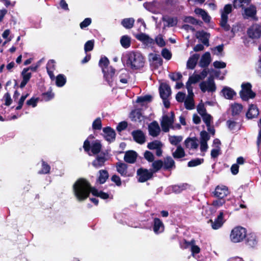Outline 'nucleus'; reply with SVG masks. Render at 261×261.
Returning <instances> with one entry per match:
<instances>
[{"instance_id": "obj_14", "label": "nucleus", "mask_w": 261, "mask_h": 261, "mask_svg": "<svg viewBox=\"0 0 261 261\" xmlns=\"http://www.w3.org/2000/svg\"><path fill=\"white\" fill-rule=\"evenodd\" d=\"M247 34L251 38L256 39L259 38L261 36V26L257 24L252 25L248 29Z\"/></svg>"}, {"instance_id": "obj_60", "label": "nucleus", "mask_w": 261, "mask_h": 261, "mask_svg": "<svg viewBox=\"0 0 261 261\" xmlns=\"http://www.w3.org/2000/svg\"><path fill=\"white\" fill-rule=\"evenodd\" d=\"M92 127L94 129L100 130L101 128V121L100 118H96L93 122Z\"/></svg>"}, {"instance_id": "obj_11", "label": "nucleus", "mask_w": 261, "mask_h": 261, "mask_svg": "<svg viewBox=\"0 0 261 261\" xmlns=\"http://www.w3.org/2000/svg\"><path fill=\"white\" fill-rule=\"evenodd\" d=\"M210 136L208 134L205 130L202 131L200 135V149L202 152L206 151L208 148L207 141L210 140ZM204 155V153L202 155Z\"/></svg>"}, {"instance_id": "obj_16", "label": "nucleus", "mask_w": 261, "mask_h": 261, "mask_svg": "<svg viewBox=\"0 0 261 261\" xmlns=\"http://www.w3.org/2000/svg\"><path fill=\"white\" fill-rule=\"evenodd\" d=\"M148 132L149 134L153 137H156L159 135L161 128L156 121H154L148 125Z\"/></svg>"}, {"instance_id": "obj_20", "label": "nucleus", "mask_w": 261, "mask_h": 261, "mask_svg": "<svg viewBox=\"0 0 261 261\" xmlns=\"http://www.w3.org/2000/svg\"><path fill=\"white\" fill-rule=\"evenodd\" d=\"M107 160V158L106 154L105 153H100L96 156L92 164L94 167L99 168L104 165Z\"/></svg>"}, {"instance_id": "obj_18", "label": "nucleus", "mask_w": 261, "mask_h": 261, "mask_svg": "<svg viewBox=\"0 0 261 261\" xmlns=\"http://www.w3.org/2000/svg\"><path fill=\"white\" fill-rule=\"evenodd\" d=\"M132 135L134 140L138 143L143 144L145 142V135L142 130H134L132 132Z\"/></svg>"}, {"instance_id": "obj_64", "label": "nucleus", "mask_w": 261, "mask_h": 261, "mask_svg": "<svg viewBox=\"0 0 261 261\" xmlns=\"http://www.w3.org/2000/svg\"><path fill=\"white\" fill-rule=\"evenodd\" d=\"M226 124L228 128L230 130L234 131L236 129V127L237 126V123L236 122L229 120L227 121Z\"/></svg>"}, {"instance_id": "obj_51", "label": "nucleus", "mask_w": 261, "mask_h": 261, "mask_svg": "<svg viewBox=\"0 0 261 261\" xmlns=\"http://www.w3.org/2000/svg\"><path fill=\"white\" fill-rule=\"evenodd\" d=\"M152 64L155 67L158 68L159 66H162L163 64V61L160 55H154L152 58Z\"/></svg>"}, {"instance_id": "obj_43", "label": "nucleus", "mask_w": 261, "mask_h": 261, "mask_svg": "<svg viewBox=\"0 0 261 261\" xmlns=\"http://www.w3.org/2000/svg\"><path fill=\"white\" fill-rule=\"evenodd\" d=\"M251 0H234L233 7L235 8H243L246 5H248Z\"/></svg>"}, {"instance_id": "obj_24", "label": "nucleus", "mask_w": 261, "mask_h": 261, "mask_svg": "<svg viewBox=\"0 0 261 261\" xmlns=\"http://www.w3.org/2000/svg\"><path fill=\"white\" fill-rule=\"evenodd\" d=\"M137 157V153L135 151L129 150L125 152L124 160L128 163L133 164L135 162Z\"/></svg>"}, {"instance_id": "obj_41", "label": "nucleus", "mask_w": 261, "mask_h": 261, "mask_svg": "<svg viewBox=\"0 0 261 261\" xmlns=\"http://www.w3.org/2000/svg\"><path fill=\"white\" fill-rule=\"evenodd\" d=\"M109 64V61L106 57H102L100 59L99 62V65L102 68V72H106L108 70H109L110 67H108Z\"/></svg>"}, {"instance_id": "obj_57", "label": "nucleus", "mask_w": 261, "mask_h": 261, "mask_svg": "<svg viewBox=\"0 0 261 261\" xmlns=\"http://www.w3.org/2000/svg\"><path fill=\"white\" fill-rule=\"evenodd\" d=\"M200 80V78L197 74H193V75L189 77V80L187 83L189 84L192 85V84L196 83Z\"/></svg>"}, {"instance_id": "obj_7", "label": "nucleus", "mask_w": 261, "mask_h": 261, "mask_svg": "<svg viewBox=\"0 0 261 261\" xmlns=\"http://www.w3.org/2000/svg\"><path fill=\"white\" fill-rule=\"evenodd\" d=\"M242 90L240 92V96L243 100H248L249 98H253L255 93L251 90V85L249 83L242 84Z\"/></svg>"}, {"instance_id": "obj_3", "label": "nucleus", "mask_w": 261, "mask_h": 261, "mask_svg": "<svg viewBox=\"0 0 261 261\" xmlns=\"http://www.w3.org/2000/svg\"><path fill=\"white\" fill-rule=\"evenodd\" d=\"M83 148L89 155L98 154L101 149V144L100 141L96 140L90 143L88 139L84 143Z\"/></svg>"}, {"instance_id": "obj_44", "label": "nucleus", "mask_w": 261, "mask_h": 261, "mask_svg": "<svg viewBox=\"0 0 261 261\" xmlns=\"http://www.w3.org/2000/svg\"><path fill=\"white\" fill-rule=\"evenodd\" d=\"M189 187V185L187 184H182L179 185H174L171 188L173 192L175 193H179L183 190L186 189Z\"/></svg>"}, {"instance_id": "obj_4", "label": "nucleus", "mask_w": 261, "mask_h": 261, "mask_svg": "<svg viewBox=\"0 0 261 261\" xmlns=\"http://www.w3.org/2000/svg\"><path fill=\"white\" fill-rule=\"evenodd\" d=\"M232 11V7L231 4L226 5L223 9L220 10L221 13V26L226 31H228L230 26L227 24L228 15Z\"/></svg>"}, {"instance_id": "obj_37", "label": "nucleus", "mask_w": 261, "mask_h": 261, "mask_svg": "<svg viewBox=\"0 0 261 261\" xmlns=\"http://www.w3.org/2000/svg\"><path fill=\"white\" fill-rule=\"evenodd\" d=\"M130 118L132 121L140 122L143 118V116L140 110H135L131 112Z\"/></svg>"}, {"instance_id": "obj_26", "label": "nucleus", "mask_w": 261, "mask_h": 261, "mask_svg": "<svg viewBox=\"0 0 261 261\" xmlns=\"http://www.w3.org/2000/svg\"><path fill=\"white\" fill-rule=\"evenodd\" d=\"M117 171L122 176L126 177L127 174V166L126 164L121 162H118L116 165Z\"/></svg>"}, {"instance_id": "obj_29", "label": "nucleus", "mask_w": 261, "mask_h": 261, "mask_svg": "<svg viewBox=\"0 0 261 261\" xmlns=\"http://www.w3.org/2000/svg\"><path fill=\"white\" fill-rule=\"evenodd\" d=\"M46 69L47 73L51 80L55 79L54 74V71L55 70V62L53 60H49L46 65Z\"/></svg>"}, {"instance_id": "obj_45", "label": "nucleus", "mask_w": 261, "mask_h": 261, "mask_svg": "<svg viewBox=\"0 0 261 261\" xmlns=\"http://www.w3.org/2000/svg\"><path fill=\"white\" fill-rule=\"evenodd\" d=\"M225 202V201L223 199V198H219L217 200L213 201L212 206L211 207H208V208L210 210H213L214 208H218L221 206H222ZM214 211L215 212L216 210H214Z\"/></svg>"}, {"instance_id": "obj_9", "label": "nucleus", "mask_w": 261, "mask_h": 261, "mask_svg": "<svg viewBox=\"0 0 261 261\" xmlns=\"http://www.w3.org/2000/svg\"><path fill=\"white\" fill-rule=\"evenodd\" d=\"M223 216L224 213L223 211H221L217 218H215L214 220L210 219L207 223H210L212 229L214 230L218 229L223 226L225 222Z\"/></svg>"}, {"instance_id": "obj_31", "label": "nucleus", "mask_w": 261, "mask_h": 261, "mask_svg": "<svg viewBox=\"0 0 261 261\" xmlns=\"http://www.w3.org/2000/svg\"><path fill=\"white\" fill-rule=\"evenodd\" d=\"M164 226L163 222L158 218L154 219L153 231L158 234L163 231Z\"/></svg>"}, {"instance_id": "obj_27", "label": "nucleus", "mask_w": 261, "mask_h": 261, "mask_svg": "<svg viewBox=\"0 0 261 261\" xmlns=\"http://www.w3.org/2000/svg\"><path fill=\"white\" fill-rule=\"evenodd\" d=\"M175 167V162L171 156H167L163 161V169L170 170Z\"/></svg>"}, {"instance_id": "obj_10", "label": "nucleus", "mask_w": 261, "mask_h": 261, "mask_svg": "<svg viewBox=\"0 0 261 261\" xmlns=\"http://www.w3.org/2000/svg\"><path fill=\"white\" fill-rule=\"evenodd\" d=\"M180 246L181 248L184 249L190 248L192 254L193 256L200 251V248L196 244L195 241L193 240H191L190 242L184 240L183 242L180 243Z\"/></svg>"}, {"instance_id": "obj_61", "label": "nucleus", "mask_w": 261, "mask_h": 261, "mask_svg": "<svg viewBox=\"0 0 261 261\" xmlns=\"http://www.w3.org/2000/svg\"><path fill=\"white\" fill-rule=\"evenodd\" d=\"M29 68H24L22 72L23 80L28 82L31 77V73L29 72Z\"/></svg>"}, {"instance_id": "obj_54", "label": "nucleus", "mask_w": 261, "mask_h": 261, "mask_svg": "<svg viewBox=\"0 0 261 261\" xmlns=\"http://www.w3.org/2000/svg\"><path fill=\"white\" fill-rule=\"evenodd\" d=\"M94 41L93 40H89L84 45V50L86 53L91 51L93 49Z\"/></svg>"}, {"instance_id": "obj_21", "label": "nucleus", "mask_w": 261, "mask_h": 261, "mask_svg": "<svg viewBox=\"0 0 261 261\" xmlns=\"http://www.w3.org/2000/svg\"><path fill=\"white\" fill-rule=\"evenodd\" d=\"M104 137L109 142H112L115 139L116 133L111 127H107L103 129Z\"/></svg>"}, {"instance_id": "obj_63", "label": "nucleus", "mask_w": 261, "mask_h": 261, "mask_svg": "<svg viewBox=\"0 0 261 261\" xmlns=\"http://www.w3.org/2000/svg\"><path fill=\"white\" fill-rule=\"evenodd\" d=\"M54 96V94L51 92H47L42 94V99L46 101L51 99Z\"/></svg>"}, {"instance_id": "obj_30", "label": "nucleus", "mask_w": 261, "mask_h": 261, "mask_svg": "<svg viewBox=\"0 0 261 261\" xmlns=\"http://www.w3.org/2000/svg\"><path fill=\"white\" fill-rule=\"evenodd\" d=\"M199 58V55L198 54H194L191 56L187 61V68L193 69L197 63Z\"/></svg>"}, {"instance_id": "obj_32", "label": "nucleus", "mask_w": 261, "mask_h": 261, "mask_svg": "<svg viewBox=\"0 0 261 261\" xmlns=\"http://www.w3.org/2000/svg\"><path fill=\"white\" fill-rule=\"evenodd\" d=\"M258 114L259 111L256 106L254 105H251L246 113V116L247 118L251 119L257 116Z\"/></svg>"}, {"instance_id": "obj_36", "label": "nucleus", "mask_w": 261, "mask_h": 261, "mask_svg": "<svg viewBox=\"0 0 261 261\" xmlns=\"http://www.w3.org/2000/svg\"><path fill=\"white\" fill-rule=\"evenodd\" d=\"M129 79L128 72L125 70H121L119 72L118 80L122 84H126Z\"/></svg>"}, {"instance_id": "obj_56", "label": "nucleus", "mask_w": 261, "mask_h": 261, "mask_svg": "<svg viewBox=\"0 0 261 261\" xmlns=\"http://www.w3.org/2000/svg\"><path fill=\"white\" fill-rule=\"evenodd\" d=\"M50 169V167L49 165L43 161L42 163V169L39 171V173L40 174H47L49 173Z\"/></svg>"}, {"instance_id": "obj_6", "label": "nucleus", "mask_w": 261, "mask_h": 261, "mask_svg": "<svg viewBox=\"0 0 261 261\" xmlns=\"http://www.w3.org/2000/svg\"><path fill=\"white\" fill-rule=\"evenodd\" d=\"M174 118V115L172 112H170L168 114L163 116L161 125L163 132L166 133L168 132L170 128H172Z\"/></svg>"}, {"instance_id": "obj_55", "label": "nucleus", "mask_w": 261, "mask_h": 261, "mask_svg": "<svg viewBox=\"0 0 261 261\" xmlns=\"http://www.w3.org/2000/svg\"><path fill=\"white\" fill-rule=\"evenodd\" d=\"M152 99V96L150 95H145L144 96L138 97L136 102L138 103H143L144 102H150Z\"/></svg>"}, {"instance_id": "obj_33", "label": "nucleus", "mask_w": 261, "mask_h": 261, "mask_svg": "<svg viewBox=\"0 0 261 261\" xmlns=\"http://www.w3.org/2000/svg\"><path fill=\"white\" fill-rule=\"evenodd\" d=\"M256 8L254 6L251 5L249 7L245 9L244 17L246 18L249 17L254 18L256 15Z\"/></svg>"}, {"instance_id": "obj_15", "label": "nucleus", "mask_w": 261, "mask_h": 261, "mask_svg": "<svg viewBox=\"0 0 261 261\" xmlns=\"http://www.w3.org/2000/svg\"><path fill=\"white\" fill-rule=\"evenodd\" d=\"M145 8L154 14H158L161 12L160 4L157 2L145 3L144 4Z\"/></svg>"}, {"instance_id": "obj_42", "label": "nucleus", "mask_w": 261, "mask_h": 261, "mask_svg": "<svg viewBox=\"0 0 261 261\" xmlns=\"http://www.w3.org/2000/svg\"><path fill=\"white\" fill-rule=\"evenodd\" d=\"M135 20L133 18L123 19L121 21V24L126 29H129L133 28Z\"/></svg>"}, {"instance_id": "obj_28", "label": "nucleus", "mask_w": 261, "mask_h": 261, "mask_svg": "<svg viewBox=\"0 0 261 261\" xmlns=\"http://www.w3.org/2000/svg\"><path fill=\"white\" fill-rule=\"evenodd\" d=\"M211 61V55L208 52L204 54L199 62V66L201 67H206L208 66Z\"/></svg>"}, {"instance_id": "obj_49", "label": "nucleus", "mask_w": 261, "mask_h": 261, "mask_svg": "<svg viewBox=\"0 0 261 261\" xmlns=\"http://www.w3.org/2000/svg\"><path fill=\"white\" fill-rule=\"evenodd\" d=\"M120 43L124 48H127L130 45V38L127 36H123L121 38Z\"/></svg>"}, {"instance_id": "obj_2", "label": "nucleus", "mask_w": 261, "mask_h": 261, "mask_svg": "<svg viewBox=\"0 0 261 261\" xmlns=\"http://www.w3.org/2000/svg\"><path fill=\"white\" fill-rule=\"evenodd\" d=\"M126 65L132 69H138L144 66V58L139 52H130L126 55Z\"/></svg>"}, {"instance_id": "obj_1", "label": "nucleus", "mask_w": 261, "mask_h": 261, "mask_svg": "<svg viewBox=\"0 0 261 261\" xmlns=\"http://www.w3.org/2000/svg\"><path fill=\"white\" fill-rule=\"evenodd\" d=\"M73 189L74 195L79 201L86 199L90 192L95 196L99 197L102 199H107L109 198L108 193L99 191L91 188L90 184L85 179L81 178L78 179L73 185Z\"/></svg>"}, {"instance_id": "obj_25", "label": "nucleus", "mask_w": 261, "mask_h": 261, "mask_svg": "<svg viewBox=\"0 0 261 261\" xmlns=\"http://www.w3.org/2000/svg\"><path fill=\"white\" fill-rule=\"evenodd\" d=\"M196 37L197 39L200 40L201 42L206 45L208 46V38L209 35L203 31H198L196 33Z\"/></svg>"}, {"instance_id": "obj_59", "label": "nucleus", "mask_w": 261, "mask_h": 261, "mask_svg": "<svg viewBox=\"0 0 261 261\" xmlns=\"http://www.w3.org/2000/svg\"><path fill=\"white\" fill-rule=\"evenodd\" d=\"M155 41L156 44L160 47H163L166 44L163 37L161 35H159L156 37Z\"/></svg>"}, {"instance_id": "obj_12", "label": "nucleus", "mask_w": 261, "mask_h": 261, "mask_svg": "<svg viewBox=\"0 0 261 261\" xmlns=\"http://www.w3.org/2000/svg\"><path fill=\"white\" fill-rule=\"evenodd\" d=\"M163 144L159 140H154L149 142L147 144V148L150 150H155V154L158 156H161L162 155V148Z\"/></svg>"}, {"instance_id": "obj_62", "label": "nucleus", "mask_w": 261, "mask_h": 261, "mask_svg": "<svg viewBox=\"0 0 261 261\" xmlns=\"http://www.w3.org/2000/svg\"><path fill=\"white\" fill-rule=\"evenodd\" d=\"M162 56L166 60H170L172 57L171 53L167 48L163 49L162 53Z\"/></svg>"}, {"instance_id": "obj_53", "label": "nucleus", "mask_w": 261, "mask_h": 261, "mask_svg": "<svg viewBox=\"0 0 261 261\" xmlns=\"http://www.w3.org/2000/svg\"><path fill=\"white\" fill-rule=\"evenodd\" d=\"M203 162V159H195L188 162L189 167H192L200 165Z\"/></svg>"}, {"instance_id": "obj_58", "label": "nucleus", "mask_w": 261, "mask_h": 261, "mask_svg": "<svg viewBox=\"0 0 261 261\" xmlns=\"http://www.w3.org/2000/svg\"><path fill=\"white\" fill-rule=\"evenodd\" d=\"M144 157L149 162H152L154 160V156L153 153L147 150L144 153Z\"/></svg>"}, {"instance_id": "obj_8", "label": "nucleus", "mask_w": 261, "mask_h": 261, "mask_svg": "<svg viewBox=\"0 0 261 261\" xmlns=\"http://www.w3.org/2000/svg\"><path fill=\"white\" fill-rule=\"evenodd\" d=\"M200 88L203 92H214L216 90V86L212 77H209L205 81L201 82L199 85Z\"/></svg>"}, {"instance_id": "obj_46", "label": "nucleus", "mask_w": 261, "mask_h": 261, "mask_svg": "<svg viewBox=\"0 0 261 261\" xmlns=\"http://www.w3.org/2000/svg\"><path fill=\"white\" fill-rule=\"evenodd\" d=\"M231 112L233 116L239 115L243 109V106L241 104L234 103L231 105Z\"/></svg>"}, {"instance_id": "obj_23", "label": "nucleus", "mask_w": 261, "mask_h": 261, "mask_svg": "<svg viewBox=\"0 0 261 261\" xmlns=\"http://www.w3.org/2000/svg\"><path fill=\"white\" fill-rule=\"evenodd\" d=\"M103 73L106 80L107 81L108 84L112 86L113 85V82L115 81V70L110 67L109 70H108L106 72H104Z\"/></svg>"}, {"instance_id": "obj_39", "label": "nucleus", "mask_w": 261, "mask_h": 261, "mask_svg": "<svg viewBox=\"0 0 261 261\" xmlns=\"http://www.w3.org/2000/svg\"><path fill=\"white\" fill-rule=\"evenodd\" d=\"M99 175L97 181L100 184L105 183L109 177V173L107 170H101L99 171Z\"/></svg>"}, {"instance_id": "obj_38", "label": "nucleus", "mask_w": 261, "mask_h": 261, "mask_svg": "<svg viewBox=\"0 0 261 261\" xmlns=\"http://www.w3.org/2000/svg\"><path fill=\"white\" fill-rule=\"evenodd\" d=\"M185 155L184 149L180 145L177 146L175 151L172 153V155L175 159L184 158Z\"/></svg>"}, {"instance_id": "obj_35", "label": "nucleus", "mask_w": 261, "mask_h": 261, "mask_svg": "<svg viewBox=\"0 0 261 261\" xmlns=\"http://www.w3.org/2000/svg\"><path fill=\"white\" fill-rule=\"evenodd\" d=\"M222 93L224 96L228 99H231L236 94V92L230 88L224 87L222 90Z\"/></svg>"}, {"instance_id": "obj_22", "label": "nucleus", "mask_w": 261, "mask_h": 261, "mask_svg": "<svg viewBox=\"0 0 261 261\" xmlns=\"http://www.w3.org/2000/svg\"><path fill=\"white\" fill-rule=\"evenodd\" d=\"M185 144L189 149H196L199 145L198 140L195 138H187L185 141Z\"/></svg>"}, {"instance_id": "obj_48", "label": "nucleus", "mask_w": 261, "mask_h": 261, "mask_svg": "<svg viewBox=\"0 0 261 261\" xmlns=\"http://www.w3.org/2000/svg\"><path fill=\"white\" fill-rule=\"evenodd\" d=\"M66 82V78L63 74H59L56 78V83L58 87H63Z\"/></svg>"}, {"instance_id": "obj_34", "label": "nucleus", "mask_w": 261, "mask_h": 261, "mask_svg": "<svg viewBox=\"0 0 261 261\" xmlns=\"http://www.w3.org/2000/svg\"><path fill=\"white\" fill-rule=\"evenodd\" d=\"M151 169L150 170L153 173L159 171L162 168H163V161L161 160H157L152 162Z\"/></svg>"}, {"instance_id": "obj_13", "label": "nucleus", "mask_w": 261, "mask_h": 261, "mask_svg": "<svg viewBox=\"0 0 261 261\" xmlns=\"http://www.w3.org/2000/svg\"><path fill=\"white\" fill-rule=\"evenodd\" d=\"M152 172L150 170L140 168L137 171V175L139 176L138 181L139 182H145L150 179L153 175Z\"/></svg>"}, {"instance_id": "obj_5", "label": "nucleus", "mask_w": 261, "mask_h": 261, "mask_svg": "<svg viewBox=\"0 0 261 261\" xmlns=\"http://www.w3.org/2000/svg\"><path fill=\"white\" fill-rule=\"evenodd\" d=\"M246 236V229L241 226H238L231 230L230 238L233 242L238 243L243 241Z\"/></svg>"}, {"instance_id": "obj_17", "label": "nucleus", "mask_w": 261, "mask_h": 261, "mask_svg": "<svg viewBox=\"0 0 261 261\" xmlns=\"http://www.w3.org/2000/svg\"><path fill=\"white\" fill-rule=\"evenodd\" d=\"M215 196L219 198H223L226 196L228 193V188L225 186H218L214 192Z\"/></svg>"}, {"instance_id": "obj_19", "label": "nucleus", "mask_w": 261, "mask_h": 261, "mask_svg": "<svg viewBox=\"0 0 261 261\" xmlns=\"http://www.w3.org/2000/svg\"><path fill=\"white\" fill-rule=\"evenodd\" d=\"M159 90L160 96L162 99H168L171 94L170 88L167 84H161Z\"/></svg>"}, {"instance_id": "obj_50", "label": "nucleus", "mask_w": 261, "mask_h": 261, "mask_svg": "<svg viewBox=\"0 0 261 261\" xmlns=\"http://www.w3.org/2000/svg\"><path fill=\"white\" fill-rule=\"evenodd\" d=\"M185 105L187 109H193L194 108L193 97H187L185 100Z\"/></svg>"}, {"instance_id": "obj_52", "label": "nucleus", "mask_w": 261, "mask_h": 261, "mask_svg": "<svg viewBox=\"0 0 261 261\" xmlns=\"http://www.w3.org/2000/svg\"><path fill=\"white\" fill-rule=\"evenodd\" d=\"M201 117L206 126H208L209 125H211L213 118L211 115L208 113H206L204 115H202Z\"/></svg>"}, {"instance_id": "obj_47", "label": "nucleus", "mask_w": 261, "mask_h": 261, "mask_svg": "<svg viewBox=\"0 0 261 261\" xmlns=\"http://www.w3.org/2000/svg\"><path fill=\"white\" fill-rule=\"evenodd\" d=\"M182 140L181 136H169V141L173 145H177Z\"/></svg>"}, {"instance_id": "obj_40", "label": "nucleus", "mask_w": 261, "mask_h": 261, "mask_svg": "<svg viewBox=\"0 0 261 261\" xmlns=\"http://www.w3.org/2000/svg\"><path fill=\"white\" fill-rule=\"evenodd\" d=\"M163 21L167 23V25L169 27H172L176 25L177 23V18L172 17H163Z\"/></svg>"}]
</instances>
